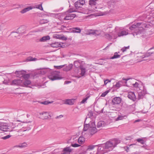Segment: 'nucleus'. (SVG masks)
I'll return each mask as SVG.
<instances>
[{"label":"nucleus","instance_id":"nucleus-9","mask_svg":"<svg viewBox=\"0 0 154 154\" xmlns=\"http://www.w3.org/2000/svg\"><path fill=\"white\" fill-rule=\"evenodd\" d=\"M25 31V27L24 26H21L17 30L16 32H13L12 33L14 34L13 35L14 37H16L17 35H16V34L19 33L22 34Z\"/></svg>","mask_w":154,"mask_h":154},{"label":"nucleus","instance_id":"nucleus-28","mask_svg":"<svg viewBox=\"0 0 154 154\" xmlns=\"http://www.w3.org/2000/svg\"><path fill=\"white\" fill-rule=\"evenodd\" d=\"M27 144L26 143L24 142L20 144L19 145L15 146L14 147L23 148L26 147L27 146Z\"/></svg>","mask_w":154,"mask_h":154},{"label":"nucleus","instance_id":"nucleus-13","mask_svg":"<svg viewBox=\"0 0 154 154\" xmlns=\"http://www.w3.org/2000/svg\"><path fill=\"white\" fill-rule=\"evenodd\" d=\"M130 79H122V81H120L119 82L116 83V84L114 85L115 87L119 88L122 85V84L120 82H124L125 84L127 83V82Z\"/></svg>","mask_w":154,"mask_h":154},{"label":"nucleus","instance_id":"nucleus-47","mask_svg":"<svg viewBox=\"0 0 154 154\" xmlns=\"http://www.w3.org/2000/svg\"><path fill=\"white\" fill-rule=\"evenodd\" d=\"M135 145V144H131V145H128L126 147H125V150L127 152H128V150L129 149V148L131 146H134Z\"/></svg>","mask_w":154,"mask_h":154},{"label":"nucleus","instance_id":"nucleus-54","mask_svg":"<svg viewBox=\"0 0 154 154\" xmlns=\"http://www.w3.org/2000/svg\"><path fill=\"white\" fill-rule=\"evenodd\" d=\"M93 116V113L92 112H90L88 114V116L89 117L91 118Z\"/></svg>","mask_w":154,"mask_h":154},{"label":"nucleus","instance_id":"nucleus-16","mask_svg":"<svg viewBox=\"0 0 154 154\" xmlns=\"http://www.w3.org/2000/svg\"><path fill=\"white\" fill-rule=\"evenodd\" d=\"M75 17V15L73 14H69L66 16L64 18L65 20H72Z\"/></svg>","mask_w":154,"mask_h":154},{"label":"nucleus","instance_id":"nucleus-20","mask_svg":"<svg viewBox=\"0 0 154 154\" xmlns=\"http://www.w3.org/2000/svg\"><path fill=\"white\" fill-rule=\"evenodd\" d=\"M40 115H42L43 117V119H47L48 118V116H49V112H42L40 113H39Z\"/></svg>","mask_w":154,"mask_h":154},{"label":"nucleus","instance_id":"nucleus-49","mask_svg":"<svg viewBox=\"0 0 154 154\" xmlns=\"http://www.w3.org/2000/svg\"><path fill=\"white\" fill-rule=\"evenodd\" d=\"M153 53H147V54H146V55H143V56H142V57H141L142 58H143L145 57H148L151 54H152Z\"/></svg>","mask_w":154,"mask_h":154},{"label":"nucleus","instance_id":"nucleus-19","mask_svg":"<svg viewBox=\"0 0 154 154\" xmlns=\"http://www.w3.org/2000/svg\"><path fill=\"white\" fill-rule=\"evenodd\" d=\"M25 72V71H16L15 72V74L17 75L18 77H23Z\"/></svg>","mask_w":154,"mask_h":154},{"label":"nucleus","instance_id":"nucleus-1","mask_svg":"<svg viewBox=\"0 0 154 154\" xmlns=\"http://www.w3.org/2000/svg\"><path fill=\"white\" fill-rule=\"evenodd\" d=\"M120 143V141L117 139H114L108 141L105 144L99 145L96 154H104L112 150L116 145Z\"/></svg>","mask_w":154,"mask_h":154},{"label":"nucleus","instance_id":"nucleus-27","mask_svg":"<svg viewBox=\"0 0 154 154\" xmlns=\"http://www.w3.org/2000/svg\"><path fill=\"white\" fill-rule=\"evenodd\" d=\"M74 100H73L68 99L65 101L64 103L69 105H72L74 104Z\"/></svg>","mask_w":154,"mask_h":154},{"label":"nucleus","instance_id":"nucleus-18","mask_svg":"<svg viewBox=\"0 0 154 154\" xmlns=\"http://www.w3.org/2000/svg\"><path fill=\"white\" fill-rule=\"evenodd\" d=\"M128 34V30H123L122 31L118 32V36L119 37L126 35Z\"/></svg>","mask_w":154,"mask_h":154},{"label":"nucleus","instance_id":"nucleus-2","mask_svg":"<svg viewBox=\"0 0 154 154\" xmlns=\"http://www.w3.org/2000/svg\"><path fill=\"white\" fill-rule=\"evenodd\" d=\"M41 73L44 74L48 73V78L52 81L61 79L62 78L60 75V72L57 71H53L49 69H43L40 71Z\"/></svg>","mask_w":154,"mask_h":154},{"label":"nucleus","instance_id":"nucleus-36","mask_svg":"<svg viewBox=\"0 0 154 154\" xmlns=\"http://www.w3.org/2000/svg\"><path fill=\"white\" fill-rule=\"evenodd\" d=\"M127 117V116L125 115L124 116H119L116 119V121H117L119 120H122L124 119H125Z\"/></svg>","mask_w":154,"mask_h":154},{"label":"nucleus","instance_id":"nucleus-58","mask_svg":"<svg viewBox=\"0 0 154 154\" xmlns=\"http://www.w3.org/2000/svg\"><path fill=\"white\" fill-rule=\"evenodd\" d=\"M63 116L62 115H60L59 116H57V117H56V119H58V118H61L62 117H63Z\"/></svg>","mask_w":154,"mask_h":154},{"label":"nucleus","instance_id":"nucleus-40","mask_svg":"<svg viewBox=\"0 0 154 154\" xmlns=\"http://www.w3.org/2000/svg\"><path fill=\"white\" fill-rule=\"evenodd\" d=\"M51 16L54 17L56 18H58L60 16L61 14H60V13H58V14L51 13Z\"/></svg>","mask_w":154,"mask_h":154},{"label":"nucleus","instance_id":"nucleus-26","mask_svg":"<svg viewBox=\"0 0 154 154\" xmlns=\"http://www.w3.org/2000/svg\"><path fill=\"white\" fill-rule=\"evenodd\" d=\"M73 66V65L72 64H69L68 66H67L64 67L63 69V70L66 71H68L71 70Z\"/></svg>","mask_w":154,"mask_h":154},{"label":"nucleus","instance_id":"nucleus-39","mask_svg":"<svg viewBox=\"0 0 154 154\" xmlns=\"http://www.w3.org/2000/svg\"><path fill=\"white\" fill-rule=\"evenodd\" d=\"M30 74H26V72H25L23 77L25 80H27L30 77Z\"/></svg>","mask_w":154,"mask_h":154},{"label":"nucleus","instance_id":"nucleus-31","mask_svg":"<svg viewBox=\"0 0 154 154\" xmlns=\"http://www.w3.org/2000/svg\"><path fill=\"white\" fill-rule=\"evenodd\" d=\"M72 31L74 33H80L81 31V30L79 28L74 27L72 28Z\"/></svg>","mask_w":154,"mask_h":154},{"label":"nucleus","instance_id":"nucleus-43","mask_svg":"<svg viewBox=\"0 0 154 154\" xmlns=\"http://www.w3.org/2000/svg\"><path fill=\"white\" fill-rule=\"evenodd\" d=\"M136 140L139 143H140L141 144H143L144 143V141L142 139L138 138Z\"/></svg>","mask_w":154,"mask_h":154},{"label":"nucleus","instance_id":"nucleus-32","mask_svg":"<svg viewBox=\"0 0 154 154\" xmlns=\"http://www.w3.org/2000/svg\"><path fill=\"white\" fill-rule=\"evenodd\" d=\"M120 57V55H119L117 54V52H115L114 53V55L112 57L109 58L110 59H114L117 58H119Z\"/></svg>","mask_w":154,"mask_h":154},{"label":"nucleus","instance_id":"nucleus-4","mask_svg":"<svg viewBox=\"0 0 154 154\" xmlns=\"http://www.w3.org/2000/svg\"><path fill=\"white\" fill-rule=\"evenodd\" d=\"M102 0H89L88 1L89 9L86 8V10H89V13L92 11L95 10L97 11V9L101 8L98 6L101 4Z\"/></svg>","mask_w":154,"mask_h":154},{"label":"nucleus","instance_id":"nucleus-25","mask_svg":"<svg viewBox=\"0 0 154 154\" xmlns=\"http://www.w3.org/2000/svg\"><path fill=\"white\" fill-rule=\"evenodd\" d=\"M31 83V81L29 80H25L23 82V86H22L27 87Z\"/></svg>","mask_w":154,"mask_h":154},{"label":"nucleus","instance_id":"nucleus-24","mask_svg":"<svg viewBox=\"0 0 154 154\" xmlns=\"http://www.w3.org/2000/svg\"><path fill=\"white\" fill-rule=\"evenodd\" d=\"M72 140H70L71 142H70L71 143V146L73 147H77L79 146H81V145H80L79 144H78L76 143H75L76 142V141H72Z\"/></svg>","mask_w":154,"mask_h":154},{"label":"nucleus","instance_id":"nucleus-57","mask_svg":"<svg viewBox=\"0 0 154 154\" xmlns=\"http://www.w3.org/2000/svg\"><path fill=\"white\" fill-rule=\"evenodd\" d=\"M64 66V65H61L59 66H55V67H56V68L57 69H59L62 68L63 66Z\"/></svg>","mask_w":154,"mask_h":154},{"label":"nucleus","instance_id":"nucleus-6","mask_svg":"<svg viewBox=\"0 0 154 154\" xmlns=\"http://www.w3.org/2000/svg\"><path fill=\"white\" fill-rule=\"evenodd\" d=\"M117 28L115 29L112 32L109 33H106L105 34V37L109 40L115 39L117 38L118 36V32H117Z\"/></svg>","mask_w":154,"mask_h":154},{"label":"nucleus","instance_id":"nucleus-56","mask_svg":"<svg viewBox=\"0 0 154 154\" xmlns=\"http://www.w3.org/2000/svg\"><path fill=\"white\" fill-rule=\"evenodd\" d=\"M133 85V86H134V87H136V88H137V87L138 86V84L137 82H136Z\"/></svg>","mask_w":154,"mask_h":154},{"label":"nucleus","instance_id":"nucleus-29","mask_svg":"<svg viewBox=\"0 0 154 154\" xmlns=\"http://www.w3.org/2000/svg\"><path fill=\"white\" fill-rule=\"evenodd\" d=\"M80 68L81 70L80 74L82 76H83L85 75V73L86 72V69L85 68L83 67V66H82Z\"/></svg>","mask_w":154,"mask_h":154},{"label":"nucleus","instance_id":"nucleus-53","mask_svg":"<svg viewBox=\"0 0 154 154\" xmlns=\"http://www.w3.org/2000/svg\"><path fill=\"white\" fill-rule=\"evenodd\" d=\"M108 92L107 91H106L105 92L102 93L101 95V96L103 97H104L108 93Z\"/></svg>","mask_w":154,"mask_h":154},{"label":"nucleus","instance_id":"nucleus-14","mask_svg":"<svg viewBox=\"0 0 154 154\" xmlns=\"http://www.w3.org/2000/svg\"><path fill=\"white\" fill-rule=\"evenodd\" d=\"M128 97L129 99L133 101H135L136 99L134 93L132 92H130L128 93Z\"/></svg>","mask_w":154,"mask_h":154},{"label":"nucleus","instance_id":"nucleus-15","mask_svg":"<svg viewBox=\"0 0 154 154\" xmlns=\"http://www.w3.org/2000/svg\"><path fill=\"white\" fill-rule=\"evenodd\" d=\"M100 33L98 32L97 30H93L90 29L88 31V35H94L95 36L98 35H100Z\"/></svg>","mask_w":154,"mask_h":154},{"label":"nucleus","instance_id":"nucleus-21","mask_svg":"<svg viewBox=\"0 0 154 154\" xmlns=\"http://www.w3.org/2000/svg\"><path fill=\"white\" fill-rule=\"evenodd\" d=\"M146 91H139L138 93V97L139 99L143 98V96L145 95L146 93Z\"/></svg>","mask_w":154,"mask_h":154},{"label":"nucleus","instance_id":"nucleus-60","mask_svg":"<svg viewBox=\"0 0 154 154\" xmlns=\"http://www.w3.org/2000/svg\"><path fill=\"white\" fill-rule=\"evenodd\" d=\"M107 80H104V85H106L108 83L107 82Z\"/></svg>","mask_w":154,"mask_h":154},{"label":"nucleus","instance_id":"nucleus-3","mask_svg":"<svg viewBox=\"0 0 154 154\" xmlns=\"http://www.w3.org/2000/svg\"><path fill=\"white\" fill-rule=\"evenodd\" d=\"M85 3V0H79L75 3V7L77 12L86 14L89 13V10H86V8H83L82 7Z\"/></svg>","mask_w":154,"mask_h":154},{"label":"nucleus","instance_id":"nucleus-10","mask_svg":"<svg viewBox=\"0 0 154 154\" xmlns=\"http://www.w3.org/2000/svg\"><path fill=\"white\" fill-rule=\"evenodd\" d=\"M75 140V141H77L78 143L80 145L83 144L85 141V139L83 137H80L78 139L76 137H72L70 140Z\"/></svg>","mask_w":154,"mask_h":154},{"label":"nucleus","instance_id":"nucleus-17","mask_svg":"<svg viewBox=\"0 0 154 154\" xmlns=\"http://www.w3.org/2000/svg\"><path fill=\"white\" fill-rule=\"evenodd\" d=\"M121 99L119 97H116L114 98L112 100L113 104H118L121 102Z\"/></svg>","mask_w":154,"mask_h":154},{"label":"nucleus","instance_id":"nucleus-61","mask_svg":"<svg viewBox=\"0 0 154 154\" xmlns=\"http://www.w3.org/2000/svg\"><path fill=\"white\" fill-rule=\"evenodd\" d=\"M138 54V55L139 56L138 57H141V56L140 55L142 54L141 53H140Z\"/></svg>","mask_w":154,"mask_h":154},{"label":"nucleus","instance_id":"nucleus-22","mask_svg":"<svg viewBox=\"0 0 154 154\" xmlns=\"http://www.w3.org/2000/svg\"><path fill=\"white\" fill-rule=\"evenodd\" d=\"M62 44L59 43L58 42H56L53 43L51 44V47L53 48H58L60 47H62Z\"/></svg>","mask_w":154,"mask_h":154},{"label":"nucleus","instance_id":"nucleus-35","mask_svg":"<svg viewBox=\"0 0 154 154\" xmlns=\"http://www.w3.org/2000/svg\"><path fill=\"white\" fill-rule=\"evenodd\" d=\"M53 37L54 38L57 39H62L63 38V37L61 35L58 34H54Z\"/></svg>","mask_w":154,"mask_h":154},{"label":"nucleus","instance_id":"nucleus-45","mask_svg":"<svg viewBox=\"0 0 154 154\" xmlns=\"http://www.w3.org/2000/svg\"><path fill=\"white\" fill-rule=\"evenodd\" d=\"M52 102L48 101H45L43 102H41L40 103L41 104H44V105H47L49 103H52Z\"/></svg>","mask_w":154,"mask_h":154},{"label":"nucleus","instance_id":"nucleus-5","mask_svg":"<svg viewBox=\"0 0 154 154\" xmlns=\"http://www.w3.org/2000/svg\"><path fill=\"white\" fill-rule=\"evenodd\" d=\"M144 27H146L145 25H144L141 23H138L133 24L129 27V29L131 30H134L136 29V30L137 31V32H135L132 33L133 36H134L135 35H137L141 33V31L139 30V28L141 30V28H143Z\"/></svg>","mask_w":154,"mask_h":154},{"label":"nucleus","instance_id":"nucleus-50","mask_svg":"<svg viewBox=\"0 0 154 154\" xmlns=\"http://www.w3.org/2000/svg\"><path fill=\"white\" fill-rule=\"evenodd\" d=\"M89 97V96H88V97H86L85 98L83 99L81 101V103H84L86 101V100H88V98Z\"/></svg>","mask_w":154,"mask_h":154},{"label":"nucleus","instance_id":"nucleus-23","mask_svg":"<svg viewBox=\"0 0 154 154\" xmlns=\"http://www.w3.org/2000/svg\"><path fill=\"white\" fill-rule=\"evenodd\" d=\"M50 39V37L48 36H46L43 37L39 40V41L40 42H45L47 41Z\"/></svg>","mask_w":154,"mask_h":154},{"label":"nucleus","instance_id":"nucleus-44","mask_svg":"<svg viewBox=\"0 0 154 154\" xmlns=\"http://www.w3.org/2000/svg\"><path fill=\"white\" fill-rule=\"evenodd\" d=\"M96 146L95 145H89L88 146L87 149L89 150H92Z\"/></svg>","mask_w":154,"mask_h":154},{"label":"nucleus","instance_id":"nucleus-64","mask_svg":"<svg viewBox=\"0 0 154 154\" xmlns=\"http://www.w3.org/2000/svg\"><path fill=\"white\" fill-rule=\"evenodd\" d=\"M140 121V120H139V119H138V120H136L135 121V122H139Z\"/></svg>","mask_w":154,"mask_h":154},{"label":"nucleus","instance_id":"nucleus-46","mask_svg":"<svg viewBox=\"0 0 154 154\" xmlns=\"http://www.w3.org/2000/svg\"><path fill=\"white\" fill-rule=\"evenodd\" d=\"M35 58H33L32 57H28L26 59V61H34L35 60Z\"/></svg>","mask_w":154,"mask_h":154},{"label":"nucleus","instance_id":"nucleus-48","mask_svg":"<svg viewBox=\"0 0 154 154\" xmlns=\"http://www.w3.org/2000/svg\"><path fill=\"white\" fill-rule=\"evenodd\" d=\"M129 46H128L127 47H125L122 48L121 50L123 52H124L126 51L127 49H129Z\"/></svg>","mask_w":154,"mask_h":154},{"label":"nucleus","instance_id":"nucleus-62","mask_svg":"<svg viewBox=\"0 0 154 154\" xmlns=\"http://www.w3.org/2000/svg\"><path fill=\"white\" fill-rule=\"evenodd\" d=\"M106 80H107V82H108V83L110 82H111V80H109L108 79H106Z\"/></svg>","mask_w":154,"mask_h":154},{"label":"nucleus","instance_id":"nucleus-11","mask_svg":"<svg viewBox=\"0 0 154 154\" xmlns=\"http://www.w3.org/2000/svg\"><path fill=\"white\" fill-rule=\"evenodd\" d=\"M23 81L20 79H15L12 81L11 85H16L23 86Z\"/></svg>","mask_w":154,"mask_h":154},{"label":"nucleus","instance_id":"nucleus-51","mask_svg":"<svg viewBox=\"0 0 154 154\" xmlns=\"http://www.w3.org/2000/svg\"><path fill=\"white\" fill-rule=\"evenodd\" d=\"M11 136L9 135H8L6 136L3 137H2V139L4 140H6L10 138Z\"/></svg>","mask_w":154,"mask_h":154},{"label":"nucleus","instance_id":"nucleus-55","mask_svg":"<svg viewBox=\"0 0 154 154\" xmlns=\"http://www.w3.org/2000/svg\"><path fill=\"white\" fill-rule=\"evenodd\" d=\"M131 139V137H127L125 138L124 140H130Z\"/></svg>","mask_w":154,"mask_h":154},{"label":"nucleus","instance_id":"nucleus-8","mask_svg":"<svg viewBox=\"0 0 154 154\" xmlns=\"http://www.w3.org/2000/svg\"><path fill=\"white\" fill-rule=\"evenodd\" d=\"M0 130L4 131H10V129L8 128V124L4 123H0Z\"/></svg>","mask_w":154,"mask_h":154},{"label":"nucleus","instance_id":"nucleus-37","mask_svg":"<svg viewBox=\"0 0 154 154\" xmlns=\"http://www.w3.org/2000/svg\"><path fill=\"white\" fill-rule=\"evenodd\" d=\"M34 8L38 9L41 10H43V8L42 4L35 5L34 6Z\"/></svg>","mask_w":154,"mask_h":154},{"label":"nucleus","instance_id":"nucleus-41","mask_svg":"<svg viewBox=\"0 0 154 154\" xmlns=\"http://www.w3.org/2000/svg\"><path fill=\"white\" fill-rule=\"evenodd\" d=\"M77 12V11H76V9L75 8V9L74 8H70L69 10L68 11H67L66 12V13H71L72 12Z\"/></svg>","mask_w":154,"mask_h":154},{"label":"nucleus","instance_id":"nucleus-63","mask_svg":"<svg viewBox=\"0 0 154 154\" xmlns=\"http://www.w3.org/2000/svg\"><path fill=\"white\" fill-rule=\"evenodd\" d=\"M112 2H111V1H110L109 2H108V5L109 6L110 5V3H111Z\"/></svg>","mask_w":154,"mask_h":154},{"label":"nucleus","instance_id":"nucleus-34","mask_svg":"<svg viewBox=\"0 0 154 154\" xmlns=\"http://www.w3.org/2000/svg\"><path fill=\"white\" fill-rule=\"evenodd\" d=\"M71 146H70L64 148L63 149L64 150V151H66L70 153L72 150V149L71 148Z\"/></svg>","mask_w":154,"mask_h":154},{"label":"nucleus","instance_id":"nucleus-52","mask_svg":"<svg viewBox=\"0 0 154 154\" xmlns=\"http://www.w3.org/2000/svg\"><path fill=\"white\" fill-rule=\"evenodd\" d=\"M5 26L4 25L2 24L0 25V31L2 30L5 29Z\"/></svg>","mask_w":154,"mask_h":154},{"label":"nucleus","instance_id":"nucleus-42","mask_svg":"<svg viewBox=\"0 0 154 154\" xmlns=\"http://www.w3.org/2000/svg\"><path fill=\"white\" fill-rule=\"evenodd\" d=\"M48 21L47 20H44L42 19L40 21V23L41 24H44L46 23H48Z\"/></svg>","mask_w":154,"mask_h":154},{"label":"nucleus","instance_id":"nucleus-38","mask_svg":"<svg viewBox=\"0 0 154 154\" xmlns=\"http://www.w3.org/2000/svg\"><path fill=\"white\" fill-rule=\"evenodd\" d=\"M104 126V123L103 121H99L98 122L97 124L98 128H100L101 127Z\"/></svg>","mask_w":154,"mask_h":154},{"label":"nucleus","instance_id":"nucleus-12","mask_svg":"<svg viewBox=\"0 0 154 154\" xmlns=\"http://www.w3.org/2000/svg\"><path fill=\"white\" fill-rule=\"evenodd\" d=\"M83 61L79 60L75 61L74 62V65L75 67L77 68L82 66L84 64Z\"/></svg>","mask_w":154,"mask_h":154},{"label":"nucleus","instance_id":"nucleus-59","mask_svg":"<svg viewBox=\"0 0 154 154\" xmlns=\"http://www.w3.org/2000/svg\"><path fill=\"white\" fill-rule=\"evenodd\" d=\"M112 44V43H110V44H109L107 46H106L104 49V50H105V49H106L108 47H109L111 44Z\"/></svg>","mask_w":154,"mask_h":154},{"label":"nucleus","instance_id":"nucleus-33","mask_svg":"<svg viewBox=\"0 0 154 154\" xmlns=\"http://www.w3.org/2000/svg\"><path fill=\"white\" fill-rule=\"evenodd\" d=\"M32 9V8L30 7H27L21 10L20 11V12L22 14H24L31 10Z\"/></svg>","mask_w":154,"mask_h":154},{"label":"nucleus","instance_id":"nucleus-7","mask_svg":"<svg viewBox=\"0 0 154 154\" xmlns=\"http://www.w3.org/2000/svg\"><path fill=\"white\" fill-rule=\"evenodd\" d=\"M90 127L89 128V132L91 135L95 134L97 131V130L96 127L95 122H90Z\"/></svg>","mask_w":154,"mask_h":154},{"label":"nucleus","instance_id":"nucleus-30","mask_svg":"<svg viewBox=\"0 0 154 154\" xmlns=\"http://www.w3.org/2000/svg\"><path fill=\"white\" fill-rule=\"evenodd\" d=\"M90 122L88 124H87L84 125L83 130L84 131H86L88 129L89 130V128L90 127Z\"/></svg>","mask_w":154,"mask_h":154}]
</instances>
